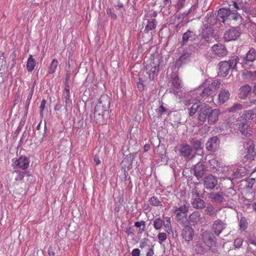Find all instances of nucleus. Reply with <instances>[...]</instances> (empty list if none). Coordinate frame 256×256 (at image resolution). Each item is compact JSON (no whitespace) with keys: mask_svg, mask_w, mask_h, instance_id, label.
I'll return each instance as SVG.
<instances>
[{"mask_svg":"<svg viewBox=\"0 0 256 256\" xmlns=\"http://www.w3.org/2000/svg\"><path fill=\"white\" fill-rule=\"evenodd\" d=\"M216 22V20L214 16L207 14L203 20V24L205 28L202 33V39L198 42V40H194V42L190 46L192 51L195 52L200 48L202 46L206 44V42L211 40L213 34V30L210 27Z\"/></svg>","mask_w":256,"mask_h":256,"instance_id":"1","label":"nucleus"},{"mask_svg":"<svg viewBox=\"0 0 256 256\" xmlns=\"http://www.w3.org/2000/svg\"><path fill=\"white\" fill-rule=\"evenodd\" d=\"M110 106V98L107 95L102 96L98 104L94 108V116L96 123L104 124L108 118V109Z\"/></svg>","mask_w":256,"mask_h":256,"instance_id":"2","label":"nucleus"},{"mask_svg":"<svg viewBox=\"0 0 256 256\" xmlns=\"http://www.w3.org/2000/svg\"><path fill=\"white\" fill-rule=\"evenodd\" d=\"M220 84L218 80H206L196 90V94H200L202 98L210 95L220 88Z\"/></svg>","mask_w":256,"mask_h":256,"instance_id":"3","label":"nucleus"},{"mask_svg":"<svg viewBox=\"0 0 256 256\" xmlns=\"http://www.w3.org/2000/svg\"><path fill=\"white\" fill-rule=\"evenodd\" d=\"M190 204L186 202L183 205L175 209L174 213L176 214L177 220L180 224H184L186 220V214L188 211Z\"/></svg>","mask_w":256,"mask_h":256,"instance_id":"4","label":"nucleus"},{"mask_svg":"<svg viewBox=\"0 0 256 256\" xmlns=\"http://www.w3.org/2000/svg\"><path fill=\"white\" fill-rule=\"evenodd\" d=\"M203 183L204 188L206 190H212L218 185V178L213 175L210 174L204 177Z\"/></svg>","mask_w":256,"mask_h":256,"instance_id":"5","label":"nucleus"},{"mask_svg":"<svg viewBox=\"0 0 256 256\" xmlns=\"http://www.w3.org/2000/svg\"><path fill=\"white\" fill-rule=\"evenodd\" d=\"M202 240L203 242L208 246L212 247L216 244V239L213 234L208 230L202 232Z\"/></svg>","mask_w":256,"mask_h":256,"instance_id":"6","label":"nucleus"},{"mask_svg":"<svg viewBox=\"0 0 256 256\" xmlns=\"http://www.w3.org/2000/svg\"><path fill=\"white\" fill-rule=\"evenodd\" d=\"M242 32L239 28H232L225 32L224 36L226 41L236 40L240 37Z\"/></svg>","mask_w":256,"mask_h":256,"instance_id":"7","label":"nucleus"},{"mask_svg":"<svg viewBox=\"0 0 256 256\" xmlns=\"http://www.w3.org/2000/svg\"><path fill=\"white\" fill-rule=\"evenodd\" d=\"M190 45L188 49L186 50L185 52L179 58L178 60L176 62V66L178 67L181 66L183 64L188 62L190 60V56L192 52Z\"/></svg>","mask_w":256,"mask_h":256,"instance_id":"8","label":"nucleus"},{"mask_svg":"<svg viewBox=\"0 0 256 256\" xmlns=\"http://www.w3.org/2000/svg\"><path fill=\"white\" fill-rule=\"evenodd\" d=\"M29 164L30 160L26 156H20L14 162L13 166L14 168L26 170L28 167Z\"/></svg>","mask_w":256,"mask_h":256,"instance_id":"9","label":"nucleus"},{"mask_svg":"<svg viewBox=\"0 0 256 256\" xmlns=\"http://www.w3.org/2000/svg\"><path fill=\"white\" fill-rule=\"evenodd\" d=\"M246 150V154L244 156V158L250 162L255 160L256 156L254 151V144L252 141L250 140L247 142Z\"/></svg>","mask_w":256,"mask_h":256,"instance_id":"10","label":"nucleus"},{"mask_svg":"<svg viewBox=\"0 0 256 256\" xmlns=\"http://www.w3.org/2000/svg\"><path fill=\"white\" fill-rule=\"evenodd\" d=\"M180 154L186 158H193L194 156L192 148L188 144H182L180 146Z\"/></svg>","mask_w":256,"mask_h":256,"instance_id":"11","label":"nucleus"},{"mask_svg":"<svg viewBox=\"0 0 256 256\" xmlns=\"http://www.w3.org/2000/svg\"><path fill=\"white\" fill-rule=\"evenodd\" d=\"M220 140L216 136L210 138L206 143V148L212 152H214L220 146Z\"/></svg>","mask_w":256,"mask_h":256,"instance_id":"12","label":"nucleus"},{"mask_svg":"<svg viewBox=\"0 0 256 256\" xmlns=\"http://www.w3.org/2000/svg\"><path fill=\"white\" fill-rule=\"evenodd\" d=\"M226 224L220 220H217L214 222L212 229L216 236H219L222 230L226 228Z\"/></svg>","mask_w":256,"mask_h":256,"instance_id":"13","label":"nucleus"},{"mask_svg":"<svg viewBox=\"0 0 256 256\" xmlns=\"http://www.w3.org/2000/svg\"><path fill=\"white\" fill-rule=\"evenodd\" d=\"M194 236V230L193 228L188 225L184 226L182 229V236L183 239L186 242H190L192 240Z\"/></svg>","mask_w":256,"mask_h":256,"instance_id":"14","label":"nucleus"},{"mask_svg":"<svg viewBox=\"0 0 256 256\" xmlns=\"http://www.w3.org/2000/svg\"><path fill=\"white\" fill-rule=\"evenodd\" d=\"M224 196L225 194L223 192H212L209 195L212 201L219 204L223 203L226 201Z\"/></svg>","mask_w":256,"mask_h":256,"instance_id":"15","label":"nucleus"},{"mask_svg":"<svg viewBox=\"0 0 256 256\" xmlns=\"http://www.w3.org/2000/svg\"><path fill=\"white\" fill-rule=\"evenodd\" d=\"M218 66V75L222 77L226 76L230 69V66L228 62V61L222 62L219 63Z\"/></svg>","mask_w":256,"mask_h":256,"instance_id":"16","label":"nucleus"},{"mask_svg":"<svg viewBox=\"0 0 256 256\" xmlns=\"http://www.w3.org/2000/svg\"><path fill=\"white\" fill-rule=\"evenodd\" d=\"M170 86L172 87L170 88V92L177 94L178 92L176 90L182 87V82L178 77L174 76L172 78Z\"/></svg>","mask_w":256,"mask_h":256,"instance_id":"17","label":"nucleus"},{"mask_svg":"<svg viewBox=\"0 0 256 256\" xmlns=\"http://www.w3.org/2000/svg\"><path fill=\"white\" fill-rule=\"evenodd\" d=\"M63 100L66 103V108H70L72 105V100H70V86L67 82L65 84L64 90L63 92Z\"/></svg>","mask_w":256,"mask_h":256,"instance_id":"18","label":"nucleus"},{"mask_svg":"<svg viewBox=\"0 0 256 256\" xmlns=\"http://www.w3.org/2000/svg\"><path fill=\"white\" fill-rule=\"evenodd\" d=\"M220 114V110L219 109L212 110L210 108V113L208 117V124H213L216 123L218 120Z\"/></svg>","mask_w":256,"mask_h":256,"instance_id":"19","label":"nucleus"},{"mask_svg":"<svg viewBox=\"0 0 256 256\" xmlns=\"http://www.w3.org/2000/svg\"><path fill=\"white\" fill-rule=\"evenodd\" d=\"M206 166L202 163L198 162L194 166V175L198 180L202 178L205 173Z\"/></svg>","mask_w":256,"mask_h":256,"instance_id":"20","label":"nucleus"},{"mask_svg":"<svg viewBox=\"0 0 256 256\" xmlns=\"http://www.w3.org/2000/svg\"><path fill=\"white\" fill-rule=\"evenodd\" d=\"M236 125L238 126L239 130L242 134L246 136H248L250 134V130L248 128V126L246 121L244 122L237 120Z\"/></svg>","mask_w":256,"mask_h":256,"instance_id":"21","label":"nucleus"},{"mask_svg":"<svg viewBox=\"0 0 256 256\" xmlns=\"http://www.w3.org/2000/svg\"><path fill=\"white\" fill-rule=\"evenodd\" d=\"M231 11L229 8H222L218 11V16L219 20L225 22L226 20L230 18Z\"/></svg>","mask_w":256,"mask_h":256,"instance_id":"22","label":"nucleus"},{"mask_svg":"<svg viewBox=\"0 0 256 256\" xmlns=\"http://www.w3.org/2000/svg\"><path fill=\"white\" fill-rule=\"evenodd\" d=\"M212 49V52L218 56H225L227 54L225 47L222 44H214Z\"/></svg>","mask_w":256,"mask_h":256,"instance_id":"23","label":"nucleus"},{"mask_svg":"<svg viewBox=\"0 0 256 256\" xmlns=\"http://www.w3.org/2000/svg\"><path fill=\"white\" fill-rule=\"evenodd\" d=\"M256 60V51L253 48H250L248 52L246 53V56L244 58L242 64H246L248 62H254Z\"/></svg>","mask_w":256,"mask_h":256,"instance_id":"24","label":"nucleus"},{"mask_svg":"<svg viewBox=\"0 0 256 256\" xmlns=\"http://www.w3.org/2000/svg\"><path fill=\"white\" fill-rule=\"evenodd\" d=\"M146 74L148 75L150 80H154V78L157 76L160 71V67H151L149 66L148 67H145Z\"/></svg>","mask_w":256,"mask_h":256,"instance_id":"25","label":"nucleus"},{"mask_svg":"<svg viewBox=\"0 0 256 256\" xmlns=\"http://www.w3.org/2000/svg\"><path fill=\"white\" fill-rule=\"evenodd\" d=\"M230 94L229 92L226 90H222L220 91L218 96V104H222L226 102L230 98Z\"/></svg>","mask_w":256,"mask_h":256,"instance_id":"26","label":"nucleus"},{"mask_svg":"<svg viewBox=\"0 0 256 256\" xmlns=\"http://www.w3.org/2000/svg\"><path fill=\"white\" fill-rule=\"evenodd\" d=\"M160 59L158 57L155 56H151L145 62V67H148L151 66V67H160Z\"/></svg>","mask_w":256,"mask_h":256,"instance_id":"27","label":"nucleus"},{"mask_svg":"<svg viewBox=\"0 0 256 256\" xmlns=\"http://www.w3.org/2000/svg\"><path fill=\"white\" fill-rule=\"evenodd\" d=\"M210 110V106H204L200 108L199 112L198 119L202 122H206Z\"/></svg>","mask_w":256,"mask_h":256,"instance_id":"28","label":"nucleus"},{"mask_svg":"<svg viewBox=\"0 0 256 256\" xmlns=\"http://www.w3.org/2000/svg\"><path fill=\"white\" fill-rule=\"evenodd\" d=\"M210 166L211 170L214 172H218L220 170L221 165L222 164L221 162H220L216 158H212L209 160Z\"/></svg>","mask_w":256,"mask_h":256,"instance_id":"29","label":"nucleus"},{"mask_svg":"<svg viewBox=\"0 0 256 256\" xmlns=\"http://www.w3.org/2000/svg\"><path fill=\"white\" fill-rule=\"evenodd\" d=\"M195 34L194 32L190 30H188L186 32L183 34L182 38V46L187 44L189 40H192L193 39L196 40L195 38Z\"/></svg>","mask_w":256,"mask_h":256,"instance_id":"30","label":"nucleus"},{"mask_svg":"<svg viewBox=\"0 0 256 256\" xmlns=\"http://www.w3.org/2000/svg\"><path fill=\"white\" fill-rule=\"evenodd\" d=\"M252 88L248 84L242 86L240 89L239 96L242 98H245L250 93Z\"/></svg>","mask_w":256,"mask_h":256,"instance_id":"31","label":"nucleus"},{"mask_svg":"<svg viewBox=\"0 0 256 256\" xmlns=\"http://www.w3.org/2000/svg\"><path fill=\"white\" fill-rule=\"evenodd\" d=\"M200 220V214L198 212H193L188 217V222L192 225L196 224Z\"/></svg>","mask_w":256,"mask_h":256,"instance_id":"32","label":"nucleus"},{"mask_svg":"<svg viewBox=\"0 0 256 256\" xmlns=\"http://www.w3.org/2000/svg\"><path fill=\"white\" fill-rule=\"evenodd\" d=\"M192 204L193 208L200 209L203 208L206 206L204 200L199 197L194 198L192 202Z\"/></svg>","mask_w":256,"mask_h":256,"instance_id":"33","label":"nucleus"},{"mask_svg":"<svg viewBox=\"0 0 256 256\" xmlns=\"http://www.w3.org/2000/svg\"><path fill=\"white\" fill-rule=\"evenodd\" d=\"M36 66V61L32 55H30L27 60L26 69L28 72H32Z\"/></svg>","mask_w":256,"mask_h":256,"instance_id":"34","label":"nucleus"},{"mask_svg":"<svg viewBox=\"0 0 256 256\" xmlns=\"http://www.w3.org/2000/svg\"><path fill=\"white\" fill-rule=\"evenodd\" d=\"M254 114L252 110L246 111L244 113L240 118H238L239 121H246L247 122L252 119Z\"/></svg>","mask_w":256,"mask_h":256,"instance_id":"35","label":"nucleus"},{"mask_svg":"<svg viewBox=\"0 0 256 256\" xmlns=\"http://www.w3.org/2000/svg\"><path fill=\"white\" fill-rule=\"evenodd\" d=\"M163 224L166 229V232L168 234H173L170 218L166 217L164 220L163 222Z\"/></svg>","mask_w":256,"mask_h":256,"instance_id":"36","label":"nucleus"},{"mask_svg":"<svg viewBox=\"0 0 256 256\" xmlns=\"http://www.w3.org/2000/svg\"><path fill=\"white\" fill-rule=\"evenodd\" d=\"M134 226L136 228H138L139 230H138V235H141L142 234L146 228L145 222L144 221H140V222H136L134 223Z\"/></svg>","mask_w":256,"mask_h":256,"instance_id":"37","label":"nucleus"},{"mask_svg":"<svg viewBox=\"0 0 256 256\" xmlns=\"http://www.w3.org/2000/svg\"><path fill=\"white\" fill-rule=\"evenodd\" d=\"M58 65V62L56 59H53L50 66L48 68V72L50 74H53L55 72Z\"/></svg>","mask_w":256,"mask_h":256,"instance_id":"38","label":"nucleus"},{"mask_svg":"<svg viewBox=\"0 0 256 256\" xmlns=\"http://www.w3.org/2000/svg\"><path fill=\"white\" fill-rule=\"evenodd\" d=\"M153 225L156 230H159L163 226V221L160 218H156L154 220Z\"/></svg>","mask_w":256,"mask_h":256,"instance_id":"39","label":"nucleus"},{"mask_svg":"<svg viewBox=\"0 0 256 256\" xmlns=\"http://www.w3.org/2000/svg\"><path fill=\"white\" fill-rule=\"evenodd\" d=\"M206 213L210 216H216V212L214 208L212 206H208L206 210Z\"/></svg>","mask_w":256,"mask_h":256,"instance_id":"40","label":"nucleus"},{"mask_svg":"<svg viewBox=\"0 0 256 256\" xmlns=\"http://www.w3.org/2000/svg\"><path fill=\"white\" fill-rule=\"evenodd\" d=\"M12 174L14 176V179L16 181L22 180L24 176V174L18 170H14L12 172Z\"/></svg>","mask_w":256,"mask_h":256,"instance_id":"41","label":"nucleus"},{"mask_svg":"<svg viewBox=\"0 0 256 256\" xmlns=\"http://www.w3.org/2000/svg\"><path fill=\"white\" fill-rule=\"evenodd\" d=\"M132 164V161L130 157H126L121 162V164L122 166L128 168H129L131 166Z\"/></svg>","mask_w":256,"mask_h":256,"instance_id":"42","label":"nucleus"},{"mask_svg":"<svg viewBox=\"0 0 256 256\" xmlns=\"http://www.w3.org/2000/svg\"><path fill=\"white\" fill-rule=\"evenodd\" d=\"M156 22L155 20L152 21L148 22V24L146 26L145 30L147 31L152 30L156 28Z\"/></svg>","mask_w":256,"mask_h":256,"instance_id":"43","label":"nucleus"},{"mask_svg":"<svg viewBox=\"0 0 256 256\" xmlns=\"http://www.w3.org/2000/svg\"><path fill=\"white\" fill-rule=\"evenodd\" d=\"M242 108V106L240 104H236L228 109L229 112H237Z\"/></svg>","mask_w":256,"mask_h":256,"instance_id":"44","label":"nucleus"},{"mask_svg":"<svg viewBox=\"0 0 256 256\" xmlns=\"http://www.w3.org/2000/svg\"><path fill=\"white\" fill-rule=\"evenodd\" d=\"M192 144L196 151H198L202 148V144L200 140H194L192 142Z\"/></svg>","mask_w":256,"mask_h":256,"instance_id":"45","label":"nucleus"},{"mask_svg":"<svg viewBox=\"0 0 256 256\" xmlns=\"http://www.w3.org/2000/svg\"><path fill=\"white\" fill-rule=\"evenodd\" d=\"M200 104L199 103L194 104L190 108L189 112V114L190 116H192L197 111L198 109L200 108Z\"/></svg>","mask_w":256,"mask_h":256,"instance_id":"46","label":"nucleus"},{"mask_svg":"<svg viewBox=\"0 0 256 256\" xmlns=\"http://www.w3.org/2000/svg\"><path fill=\"white\" fill-rule=\"evenodd\" d=\"M240 229L242 231L244 230L247 228L248 222L245 218L243 217L240 219Z\"/></svg>","mask_w":256,"mask_h":256,"instance_id":"47","label":"nucleus"},{"mask_svg":"<svg viewBox=\"0 0 256 256\" xmlns=\"http://www.w3.org/2000/svg\"><path fill=\"white\" fill-rule=\"evenodd\" d=\"M230 168L229 166H223L222 164L221 168H220V170L218 171V172H220L226 174H229L230 172L232 171V170H230Z\"/></svg>","mask_w":256,"mask_h":256,"instance_id":"48","label":"nucleus"},{"mask_svg":"<svg viewBox=\"0 0 256 256\" xmlns=\"http://www.w3.org/2000/svg\"><path fill=\"white\" fill-rule=\"evenodd\" d=\"M150 202L151 204L154 206H158L161 204V202L155 196H153L150 198Z\"/></svg>","mask_w":256,"mask_h":256,"instance_id":"49","label":"nucleus"},{"mask_svg":"<svg viewBox=\"0 0 256 256\" xmlns=\"http://www.w3.org/2000/svg\"><path fill=\"white\" fill-rule=\"evenodd\" d=\"M191 11V8L190 9L188 12H184L182 14H181L179 15V16L178 18V21L179 23H180L182 22L184 18L188 16V14H190Z\"/></svg>","mask_w":256,"mask_h":256,"instance_id":"50","label":"nucleus"},{"mask_svg":"<svg viewBox=\"0 0 256 256\" xmlns=\"http://www.w3.org/2000/svg\"><path fill=\"white\" fill-rule=\"evenodd\" d=\"M185 4V0H178L176 5V11L178 12L184 6Z\"/></svg>","mask_w":256,"mask_h":256,"instance_id":"51","label":"nucleus"},{"mask_svg":"<svg viewBox=\"0 0 256 256\" xmlns=\"http://www.w3.org/2000/svg\"><path fill=\"white\" fill-rule=\"evenodd\" d=\"M228 62V64L230 66V68H234L238 63V58L234 57L230 59L229 61Z\"/></svg>","mask_w":256,"mask_h":256,"instance_id":"52","label":"nucleus"},{"mask_svg":"<svg viewBox=\"0 0 256 256\" xmlns=\"http://www.w3.org/2000/svg\"><path fill=\"white\" fill-rule=\"evenodd\" d=\"M166 238V234L165 232H160L158 235V238L160 243L165 241Z\"/></svg>","mask_w":256,"mask_h":256,"instance_id":"53","label":"nucleus"},{"mask_svg":"<svg viewBox=\"0 0 256 256\" xmlns=\"http://www.w3.org/2000/svg\"><path fill=\"white\" fill-rule=\"evenodd\" d=\"M148 239L144 238L142 239L140 242V247L141 248H144L148 244Z\"/></svg>","mask_w":256,"mask_h":256,"instance_id":"54","label":"nucleus"},{"mask_svg":"<svg viewBox=\"0 0 256 256\" xmlns=\"http://www.w3.org/2000/svg\"><path fill=\"white\" fill-rule=\"evenodd\" d=\"M106 13L109 16L111 17L112 18L116 19L117 16L116 14L112 12V9L108 8L106 10Z\"/></svg>","mask_w":256,"mask_h":256,"instance_id":"55","label":"nucleus"},{"mask_svg":"<svg viewBox=\"0 0 256 256\" xmlns=\"http://www.w3.org/2000/svg\"><path fill=\"white\" fill-rule=\"evenodd\" d=\"M242 244V240L240 238H236L234 242V246L236 248L240 247Z\"/></svg>","mask_w":256,"mask_h":256,"instance_id":"56","label":"nucleus"},{"mask_svg":"<svg viewBox=\"0 0 256 256\" xmlns=\"http://www.w3.org/2000/svg\"><path fill=\"white\" fill-rule=\"evenodd\" d=\"M46 104V100H42L41 102L40 106V114L41 116H42L43 114V111L44 109L45 106Z\"/></svg>","mask_w":256,"mask_h":256,"instance_id":"57","label":"nucleus"},{"mask_svg":"<svg viewBox=\"0 0 256 256\" xmlns=\"http://www.w3.org/2000/svg\"><path fill=\"white\" fill-rule=\"evenodd\" d=\"M6 64V60L3 56H0V71H1L4 68Z\"/></svg>","mask_w":256,"mask_h":256,"instance_id":"58","label":"nucleus"},{"mask_svg":"<svg viewBox=\"0 0 256 256\" xmlns=\"http://www.w3.org/2000/svg\"><path fill=\"white\" fill-rule=\"evenodd\" d=\"M238 18H240V16L234 13H230L229 20H237Z\"/></svg>","mask_w":256,"mask_h":256,"instance_id":"59","label":"nucleus"},{"mask_svg":"<svg viewBox=\"0 0 256 256\" xmlns=\"http://www.w3.org/2000/svg\"><path fill=\"white\" fill-rule=\"evenodd\" d=\"M229 5L231 8H234L236 10L240 9V6H238L236 2L235 1L232 2V4H229Z\"/></svg>","mask_w":256,"mask_h":256,"instance_id":"60","label":"nucleus"},{"mask_svg":"<svg viewBox=\"0 0 256 256\" xmlns=\"http://www.w3.org/2000/svg\"><path fill=\"white\" fill-rule=\"evenodd\" d=\"M132 256H140V250L138 248H134L132 252Z\"/></svg>","mask_w":256,"mask_h":256,"instance_id":"61","label":"nucleus"},{"mask_svg":"<svg viewBox=\"0 0 256 256\" xmlns=\"http://www.w3.org/2000/svg\"><path fill=\"white\" fill-rule=\"evenodd\" d=\"M192 196H195L198 198L200 196V194L198 192L196 187H195L194 188H192Z\"/></svg>","mask_w":256,"mask_h":256,"instance_id":"62","label":"nucleus"},{"mask_svg":"<svg viewBox=\"0 0 256 256\" xmlns=\"http://www.w3.org/2000/svg\"><path fill=\"white\" fill-rule=\"evenodd\" d=\"M34 86H33L31 88V90L30 91V92H29V94H28V96L27 98V100H32V95H33V94H34Z\"/></svg>","mask_w":256,"mask_h":256,"instance_id":"63","label":"nucleus"},{"mask_svg":"<svg viewBox=\"0 0 256 256\" xmlns=\"http://www.w3.org/2000/svg\"><path fill=\"white\" fill-rule=\"evenodd\" d=\"M48 254L49 256H54V248L52 247L49 248L48 249Z\"/></svg>","mask_w":256,"mask_h":256,"instance_id":"64","label":"nucleus"}]
</instances>
